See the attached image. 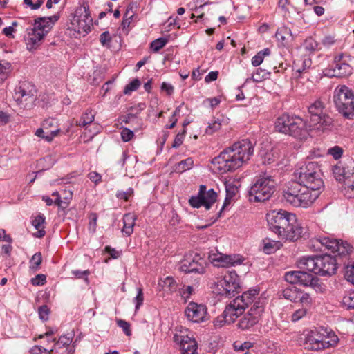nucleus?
I'll return each instance as SVG.
<instances>
[{
    "label": "nucleus",
    "instance_id": "1",
    "mask_svg": "<svg viewBox=\"0 0 354 354\" xmlns=\"http://www.w3.org/2000/svg\"><path fill=\"white\" fill-rule=\"evenodd\" d=\"M267 225L271 232L282 239L295 241L309 237L308 229L297 221L296 215L281 209L267 212Z\"/></svg>",
    "mask_w": 354,
    "mask_h": 354
},
{
    "label": "nucleus",
    "instance_id": "2",
    "mask_svg": "<svg viewBox=\"0 0 354 354\" xmlns=\"http://www.w3.org/2000/svg\"><path fill=\"white\" fill-rule=\"evenodd\" d=\"M253 151L252 142L248 139H243L224 149L218 156L212 159L211 163L216 167L221 174L232 171L239 168L243 162L248 160L253 154Z\"/></svg>",
    "mask_w": 354,
    "mask_h": 354
},
{
    "label": "nucleus",
    "instance_id": "3",
    "mask_svg": "<svg viewBox=\"0 0 354 354\" xmlns=\"http://www.w3.org/2000/svg\"><path fill=\"white\" fill-rule=\"evenodd\" d=\"M303 345L306 349L323 350L337 344L339 339L332 331L324 327L306 329L302 333Z\"/></svg>",
    "mask_w": 354,
    "mask_h": 354
},
{
    "label": "nucleus",
    "instance_id": "4",
    "mask_svg": "<svg viewBox=\"0 0 354 354\" xmlns=\"http://www.w3.org/2000/svg\"><path fill=\"white\" fill-rule=\"evenodd\" d=\"M283 197L292 206L305 208L315 201L318 193H312L299 182H294L283 192Z\"/></svg>",
    "mask_w": 354,
    "mask_h": 354
},
{
    "label": "nucleus",
    "instance_id": "5",
    "mask_svg": "<svg viewBox=\"0 0 354 354\" xmlns=\"http://www.w3.org/2000/svg\"><path fill=\"white\" fill-rule=\"evenodd\" d=\"M295 176L304 187H306L310 192H317L324 187V182L320 176V170L315 162L308 163L304 168L295 173Z\"/></svg>",
    "mask_w": 354,
    "mask_h": 354
},
{
    "label": "nucleus",
    "instance_id": "6",
    "mask_svg": "<svg viewBox=\"0 0 354 354\" xmlns=\"http://www.w3.org/2000/svg\"><path fill=\"white\" fill-rule=\"evenodd\" d=\"M332 171L335 179L343 183L345 196L354 198V161L339 162Z\"/></svg>",
    "mask_w": 354,
    "mask_h": 354
},
{
    "label": "nucleus",
    "instance_id": "7",
    "mask_svg": "<svg viewBox=\"0 0 354 354\" xmlns=\"http://www.w3.org/2000/svg\"><path fill=\"white\" fill-rule=\"evenodd\" d=\"M333 101L338 111L347 118L354 116V93L343 85L334 91Z\"/></svg>",
    "mask_w": 354,
    "mask_h": 354
},
{
    "label": "nucleus",
    "instance_id": "8",
    "mask_svg": "<svg viewBox=\"0 0 354 354\" xmlns=\"http://www.w3.org/2000/svg\"><path fill=\"white\" fill-rule=\"evenodd\" d=\"M310 126L315 129H325L333 125V119L326 113L324 102L319 98L308 106Z\"/></svg>",
    "mask_w": 354,
    "mask_h": 354
},
{
    "label": "nucleus",
    "instance_id": "9",
    "mask_svg": "<svg viewBox=\"0 0 354 354\" xmlns=\"http://www.w3.org/2000/svg\"><path fill=\"white\" fill-rule=\"evenodd\" d=\"M218 294L225 297H232L240 292L239 278L235 271L227 272L216 283Z\"/></svg>",
    "mask_w": 354,
    "mask_h": 354
},
{
    "label": "nucleus",
    "instance_id": "10",
    "mask_svg": "<svg viewBox=\"0 0 354 354\" xmlns=\"http://www.w3.org/2000/svg\"><path fill=\"white\" fill-rule=\"evenodd\" d=\"M218 194L214 189L207 190L205 185H201L196 196H192L189 199V205L194 208H199L204 206L205 209L209 210L217 200Z\"/></svg>",
    "mask_w": 354,
    "mask_h": 354
},
{
    "label": "nucleus",
    "instance_id": "11",
    "mask_svg": "<svg viewBox=\"0 0 354 354\" xmlns=\"http://www.w3.org/2000/svg\"><path fill=\"white\" fill-rule=\"evenodd\" d=\"M206 260L199 254H190L181 261L180 270L186 274H203L205 272Z\"/></svg>",
    "mask_w": 354,
    "mask_h": 354
},
{
    "label": "nucleus",
    "instance_id": "12",
    "mask_svg": "<svg viewBox=\"0 0 354 354\" xmlns=\"http://www.w3.org/2000/svg\"><path fill=\"white\" fill-rule=\"evenodd\" d=\"M285 280L291 283H298L303 286H310L314 289H320L317 277L305 271H291L285 274Z\"/></svg>",
    "mask_w": 354,
    "mask_h": 354
},
{
    "label": "nucleus",
    "instance_id": "13",
    "mask_svg": "<svg viewBox=\"0 0 354 354\" xmlns=\"http://www.w3.org/2000/svg\"><path fill=\"white\" fill-rule=\"evenodd\" d=\"M264 313V305L260 301L255 302L250 310L238 322V328L248 330L257 324Z\"/></svg>",
    "mask_w": 354,
    "mask_h": 354
},
{
    "label": "nucleus",
    "instance_id": "14",
    "mask_svg": "<svg viewBox=\"0 0 354 354\" xmlns=\"http://www.w3.org/2000/svg\"><path fill=\"white\" fill-rule=\"evenodd\" d=\"M250 202L263 203L266 201V173L254 178L253 184L248 191Z\"/></svg>",
    "mask_w": 354,
    "mask_h": 354
},
{
    "label": "nucleus",
    "instance_id": "15",
    "mask_svg": "<svg viewBox=\"0 0 354 354\" xmlns=\"http://www.w3.org/2000/svg\"><path fill=\"white\" fill-rule=\"evenodd\" d=\"M324 251L337 252L339 256L348 254L352 251V246L346 241L330 237H322Z\"/></svg>",
    "mask_w": 354,
    "mask_h": 354
},
{
    "label": "nucleus",
    "instance_id": "16",
    "mask_svg": "<svg viewBox=\"0 0 354 354\" xmlns=\"http://www.w3.org/2000/svg\"><path fill=\"white\" fill-rule=\"evenodd\" d=\"M343 54H339L334 58V62L331 68L324 71L325 75L328 77H343L352 73L351 66L343 60Z\"/></svg>",
    "mask_w": 354,
    "mask_h": 354
},
{
    "label": "nucleus",
    "instance_id": "17",
    "mask_svg": "<svg viewBox=\"0 0 354 354\" xmlns=\"http://www.w3.org/2000/svg\"><path fill=\"white\" fill-rule=\"evenodd\" d=\"M209 258L212 263H217L216 266L221 267L241 265L244 261V259L239 254H210Z\"/></svg>",
    "mask_w": 354,
    "mask_h": 354
},
{
    "label": "nucleus",
    "instance_id": "18",
    "mask_svg": "<svg viewBox=\"0 0 354 354\" xmlns=\"http://www.w3.org/2000/svg\"><path fill=\"white\" fill-rule=\"evenodd\" d=\"M290 130L288 134L297 139H306L309 133L310 127L307 122L300 117H293L292 123L289 124Z\"/></svg>",
    "mask_w": 354,
    "mask_h": 354
},
{
    "label": "nucleus",
    "instance_id": "19",
    "mask_svg": "<svg viewBox=\"0 0 354 354\" xmlns=\"http://www.w3.org/2000/svg\"><path fill=\"white\" fill-rule=\"evenodd\" d=\"M318 271L317 274L322 276L332 275L337 270V259L330 255L318 256Z\"/></svg>",
    "mask_w": 354,
    "mask_h": 354
},
{
    "label": "nucleus",
    "instance_id": "20",
    "mask_svg": "<svg viewBox=\"0 0 354 354\" xmlns=\"http://www.w3.org/2000/svg\"><path fill=\"white\" fill-rule=\"evenodd\" d=\"M187 318L195 323L204 322L207 319V308L205 305L190 302L185 310Z\"/></svg>",
    "mask_w": 354,
    "mask_h": 354
},
{
    "label": "nucleus",
    "instance_id": "21",
    "mask_svg": "<svg viewBox=\"0 0 354 354\" xmlns=\"http://www.w3.org/2000/svg\"><path fill=\"white\" fill-rule=\"evenodd\" d=\"M174 341L179 344L182 354H198L197 343L195 339L187 335L175 334Z\"/></svg>",
    "mask_w": 354,
    "mask_h": 354
},
{
    "label": "nucleus",
    "instance_id": "22",
    "mask_svg": "<svg viewBox=\"0 0 354 354\" xmlns=\"http://www.w3.org/2000/svg\"><path fill=\"white\" fill-rule=\"evenodd\" d=\"M35 93V86L28 82L20 83L19 87L15 88V95H19L17 100L19 101L21 98V102L24 100L32 103L36 100Z\"/></svg>",
    "mask_w": 354,
    "mask_h": 354
},
{
    "label": "nucleus",
    "instance_id": "23",
    "mask_svg": "<svg viewBox=\"0 0 354 354\" xmlns=\"http://www.w3.org/2000/svg\"><path fill=\"white\" fill-rule=\"evenodd\" d=\"M243 313V308L239 304V300L234 299L225 307L223 313L224 314L223 320L227 322V324H230L233 323Z\"/></svg>",
    "mask_w": 354,
    "mask_h": 354
},
{
    "label": "nucleus",
    "instance_id": "24",
    "mask_svg": "<svg viewBox=\"0 0 354 354\" xmlns=\"http://www.w3.org/2000/svg\"><path fill=\"white\" fill-rule=\"evenodd\" d=\"M44 37L43 32L40 33L34 31V29L32 28L25 38L27 49L29 51L37 49L41 45Z\"/></svg>",
    "mask_w": 354,
    "mask_h": 354
},
{
    "label": "nucleus",
    "instance_id": "25",
    "mask_svg": "<svg viewBox=\"0 0 354 354\" xmlns=\"http://www.w3.org/2000/svg\"><path fill=\"white\" fill-rule=\"evenodd\" d=\"M318 257H304L297 262L298 267L304 270L317 274L318 271Z\"/></svg>",
    "mask_w": 354,
    "mask_h": 354
},
{
    "label": "nucleus",
    "instance_id": "26",
    "mask_svg": "<svg viewBox=\"0 0 354 354\" xmlns=\"http://www.w3.org/2000/svg\"><path fill=\"white\" fill-rule=\"evenodd\" d=\"M52 27L53 24L51 19L43 17L35 19L34 27L32 29H34V31L39 32L40 33L43 32L44 35L46 36L47 33L49 32Z\"/></svg>",
    "mask_w": 354,
    "mask_h": 354
},
{
    "label": "nucleus",
    "instance_id": "27",
    "mask_svg": "<svg viewBox=\"0 0 354 354\" xmlns=\"http://www.w3.org/2000/svg\"><path fill=\"white\" fill-rule=\"evenodd\" d=\"M293 117H290L288 115H282L279 117L274 122V127L277 131L285 134H288V131L290 130L289 124L292 123Z\"/></svg>",
    "mask_w": 354,
    "mask_h": 354
},
{
    "label": "nucleus",
    "instance_id": "28",
    "mask_svg": "<svg viewBox=\"0 0 354 354\" xmlns=\"http://www.w3.org/2000/svg\"><path fill=\"white\" fill-rule=\"evenodd\" d=\"M258 294V291L255 289L250 290L242 294L241 296L237 297L235 299L239 300V304L243 310L248 306L250 304L254 301L255 296Z\"/></svg>",
    "mask_w": 354,
    "mask_h": 354
},
{
    "label": "nucleus",
    "instance_id": "29",
    "mask_svg": "<svg viewBox=\"0 0 354 354\" xmlns=\"http://www.w3.org/2000/svg\"><path fill=\"white\" fill-rule=\"evenodd\" d=\"M136 218L134 214L131 213L125 214L123 217V228L122 232L127 236H130L133 232V227L135 225V221Z\"/></svg>",
    "mask_w": 354,
    "mask_h": 354
},
{
    "label": "nucleus",
    "instance_id": "30",
    "mask_svg": "<svg viewBox=\"0 0 354 354\" xmlns=\"http://www.w3.org/2000/svg\"><path fill=\"white\" fill-rule=\"evenodd\" d=\"M301 48L306 54H311L321 49L319 43L312 37H309L304 41Z\"/></svg>",
    "mask_w": 354,
    "mask_h": 354
},
{
    "label": "nucleus",
    "instance_id": "31",
    "mask_svg": "<svg viewBox=\"0 0 354 354\" xmlns=\"http://www.w3.org/2000/svg\"><path fill=\"white\" fill-rule=\"evenodd\" d=\"M291 30L286 27L280 28L275 33V37L282 46H285L291 39Z\"/></svg>",
    "mask_w": 354,
    "mask_h": 354
},
{
    "label": "nucleus",
    "instance_id": "32",
    "mask_svg": "<svg viewBox=\"0 0 354 354\" xmlns=\"http://www.w3.org/2000/svg\"><path fill=\"white\" fill-rule=\"evenodd\" d=\"M45 223V217L43 215H38L32 221V225L37 230L35 236L38 238H42L45 236L46 232L44 230V224Z\"/></svg>",
    "mask_w": 354,
    "mask_h": 354
},
{
    "label": "nucleus",
    "instance_id": "33",
    "mask_svg": "<svg viewBox=\"0 0 354 354\" xmlns=\"http://www.w3.org/2000/svg\"><path fill=\"white\" fill-rule=\"evenodd\" d=\"M45 129L43 128H39L36 132L35 135L38 137H41L44 138L46 141L50 142L55 136L58 135L60 131L59 129H55L52 131H44Z\"/></svg>",
    "mask_w": 354,
    "mask_h": 354
},
{
    "label": "nucleus",
    "instance_id": "34",
    "mask_svg": "<svg viewBox=\"0 0 354 354\" xmlns=\"http://www.w3.org/2000/svg\"><path fill=\"white\" fill-rule=\"evenodd\" d=\"M299 289L296 287L291 286L285 288L282 292V295L284 299L292 302H297L298 294Z\"/></svg>",
    "mask_w": 354,
    "mask_h": 354
},
{
    "label": "nucleus",
    "instance_id": "35",
    "mask_svg": "<svg viewBox=\"0 0 354 354\" xmlns=\"http://www.w3.org/2000/svg\"><path fill=\"white\" fill-rule=\"evenodd\" d=\"M95 118V115L93 113L91 109H87L82 115L79 121H77V126L86 127L93 122Z\"/></svg>",
    "mask_w": 354,
    "mask_h": 354
},
{
    "label": "nucleus",
    "instance_id": "36",
    "mask_svg": "<svg viewBox=\"0 0 354 354\" xmlns=\"http://www.w3.org/2000/svg\"><path fill=\"white\" fill-rule=\"evenodd\" d=\"M193 165L194 160L192 158H187L178 163V165L176 166L175 171L178 173H183L187 170L190 169Z\"/></svg>",
    "mask_w": 354,
    "mask_h": 354
},
{
    "label": "nucleus",
    "instance_id": "37",
    "mask_svg": "<svg viewBox=\"0 0 354 354\" xmlns=\"http://www.w3.org/2000/svg\"><path fill=\"white\" fill-rule=\"evenodd\" d=\"M298 301L302 304L304 307L307 308L311 306L313 304V298L310 294L299 290L297 297V302Z\"/></svg>",
    "mask_w": 354,
    "mask_h": 354
},
{
    "label": "nucleus",
    "instance_id": "38",
    "mask_svg": "<svg viewBox=\"0 0 354 354\" xmlns=\"http://www.w3.org/2000/svg\"><path fill=\"white\" fill-rule=\"evenodd\" d=\"M12 66L8 62H0V84H2L8 77L11 72Z\"/></svg>",
    "mask_w": 354,
    "mask_h": 354
},
{
    "label": "nucleus",
    "instance_id": "39",
    "mask_svg": "<svg viewBox=\"0 0 354 354\" xmlns=\"http://www.w3.org/2000/svg\"><path fill=\"white\" fill-rule=\"evenodd\" d=\"M226 195L234 198L239 192V187L236 185L235 181H226L225 183Z\"/></svg>",
    "mask_w": 354,
    "mask_h": 354
},
{
    "label": "nucleus",
    "instance_id": "40",
    "mask_svg": "<svg viewBox=\"0 0 354 354\" xmlns=\"http://www.w3.org/2000/svg\"><path fill=\"white\" fill-rule=\"evenodd\" d=\"M168 43V39L165 37H160L153 40L150 45L151 50L157 53L162 48Z\"/></svg>",
    "mask_w": 354,
    "mask_h": 354
},
{
    "label": "nucleus",
    "instance_id": "41",
    "mask_svg": "<svg viewBox=\"0 0 354 354\" xmlns=\"http://www.w3.org/2000/svg\"><path fill=\"white\" fill-rule=\"evenodd\" d=\"M308 247L314 251L324 252L322 237L312 239L308 243Z\"/></svg>",
    "mask_w": 354,
    "mask_h": 354
},
{
    "label": "nucleus",
    "instance_id": "42",
    "mask_svg": "<svg viewBox=\"0 0 354 354\" xmlns=\"http://www.w3.org/2000/svg\"><path fill=\"white\" fill-rule=\"evenodd\" d=\"M42 261V256L41 252L35 253L30 261V269L32 271H37L39 270V266Z\"/></svg>",
    "mask_w": 354,
    "mask_h": 354
},
{
    "label": "nucleus",
    "instance_id": "43",
    "mask_svg": "<svg viewBox=\"0 0 354 354\" xmlns=\"http://www.w3.org/2000/svg\"><path fill=\"white\" fill-rule=\"evenodd\" d=\"M223 120H221L220 118H214V120L209 123V125L205 129V133L207 134H212L214 132L217 131L221 129V122Z\"/></svg>",
    "mask_w": 354,
    "mask_h": 354
},
{
    "label": "nucleus",
    "instance_id": "44",
    "mask_svg": "<svg viewBox=\"0 0 354 354\" xmlns=\"http://www.w3.org/2000/svg\"><path fill=\"white\" fill-rule=\"evenodd\" d=\"M71 198L72 192H70L68 196L64 197L63 199H62L61 197L56 198L54 201V203L57 205L59 209L64 210L68 207Z\"/></svg>",
    "mask_w": 354,
    "mask_h": 354
},
{
    "label": "nucleus",
    "instance_id": "45",
    "mask_svg": "<svg viewBox=\"0 0 354 354\" xmlns=\"http://www.w3.org/2000/svg\"><path fill=\"white\" fill-rule=\"evenodd\" d=\"M308 312V309L306 307H302L299 309L296 310L292 313L290 316V320L292 322H297L299 321L301 319L304 317Z\"/></svg>",
    "mask_w": 354,
    "mask_h": 354
},
{
    "label": "nucleus",
    "instance_id": "46",
    "mask_svg": "<svg viewBox=\"0 0 354 354\" xmlns=\"http://www.w3.org/2000/svg\"><path fill=\"white\" fill-rule=\"evenodd\" d=\"M345 278L346 279L354 284V261L348 263L345 267Z\"/></svg>",
    "mask_w": 354,
    "mask_h": 354
},
{
    "label": "nucleus",
    "instance_id": "47",
    "mask_svg": "<svg viewBox=\"0 0 354 354\" xmlns=\"http://www.w3.org/2000/svg\"><path fill=\"white\" fill-rule=\"evenodd\" d=\"M140 85V82L138 79H134L129 84H128L124 90V94H129L131 92L136 91Z\"/></svg>",
    "mask_w": 354,
    "mask_h": 354
},
{
    "label": "nucleus",
    "instance_id": "48",
    "mask_svg": "<svg viewBox=\"0 0 354 354\" xmlns=\"http://www.w3.org/2000/svg\"><path fill=\"white\" fill-rule=\"evenodd\" d=\"M252 78L255 82H263L266 78V71L261 68H257L256 71L253 73Z\"/></svg>",
    "mask_w": 354,
    "mask_h": 354
},
{
    "label": "nucleus",
    "instance_id": "49",
    "mask_svg": "<svg viewBox=\"0 0 354 354\" xmlns=\"http://www.w3.org/2000/svg\"><path fill=\"white\" fill-rule=\"evenodd\" d=\"M137 295L134 298L133 301L136 304L135 310L136 311L138 310L140 307L142 305L144 301V295L143 291L141 288H137Z\"/></svg>",
    "mask_w": 354,
    "mask_h": 354
},
{
    "label": "nucleus",
    "instance_id": "50",
    "mask_svg": "<svg viewBox=\"0 0 354 354\" xmlns=\"http://www.w3.org/2000/svg\"><path fill=\"white\" fill-rule=\"evenodd\" d=\"M282 244L279 241H269L267 242V254L274 252L281 247Z\"/></svg>",
    "mask_w": 354,
    "mask_h": 354
},
{
    "label": "nucleus",
    "instance_id": "51",
    "mask_svg": "<svg viewBox=\"0 0 354 354\" xmlns=\"http://www.w3.org/2000/svg\"><path fill=\"white\" fill-rule=\"evenodd\" d=\"M266 56V49H263L259 52L255 56H254L252 59V64L254 66H259L264 59V57Z\"/></svg>",
    "mask_w": 354,
    "mask_h": 354
},
{
    "label": "nucleus",
    "instance_id": "52",
    "mask_svg": "<svg viewBox=\"0 0 354 354\" xmlns=\"http://www.w3.org/2000/svg\"><path fill=\"white\" fill-rule=\"evenodd\" d=\"M38 313L39 318L45 322L48 319L50 309L47 305H42L38 309Z\"/></svg>",
    "mask_w": 354,
    "mask_h": 354
},
{
    "label": "nucleus",
    "instance_id": "53",
    "mask_svg": "<svg viewBox=\"0 0 354 354\" xmlns=\"http://www.w3.org/2000/svg\"><path fill=\"white\" fill-rule=\"evenodd\" d=\"M337 42L334 36L326 35L323 37L321 41V44L326 48H330L334 46Z\"/></svg>",
    "mask_w": 354,
    "mask_h": 354
},
{
    "label": "nucleus",
    "instance_id": "54",
    "mask_svg": "<svg viewBox=\"0 0 354 354\" xmlns=\"http://www.w3.org/2000/svg\"><path fill=\"white\" fill-rule=\"evenodd\" d=\"M343 303L348 308L354 309V291L350 292L344 297Z\"/></svg>",
    "mask_w": 354,
    "mask_h": 354
},
{
    "label": "nucleus",
    "instance_id": "55",
    "mask_svg": "<svg viewBox=\"0 0 354 354\" xmlns=\"http://www.w3.org/2000/svg\"><path fill=\"white\" fill-rule=\"evenodd\" d=\"M137 113L138 112H136V113H128L127 115L121 117L120 120L122 122H124L125 124H130L131 122L138 123L140 120L136 115Z\"/></svg>",
    "mask_w": 354,
    "mask_h": 354
},
{
    "label": "nucleus",
    "instance_id": "56",
    "mask_svg": "<svg viewBox=\"0 0 354 354\" xmlns=\"http://www.w3.org/2000/svg\"><path fill=\"white\" fill-rule=\"evenodd\" d=\"M276 185L277 183L272 179L267 176V200L276 191Z\"/></svg>",
    "mask_w": 354,
    "mask_h": 354
},
{
    "label": "nucleus",
    "instance_id": "57",
    "mask_svg": "<svg viewBox=\"0 0 354 354\" xmlns=\"http://www.w3.org/2000/svg\"><path fill=\"white\" fill-rule=\"evenodd\" d=\"M133 194V189L132 188H129L127 191H118L116 193V197L120 200H124L127 201L129 198Z\"/></svg>",
    "mask_w": 354,
    "mask_h": 354
},
{
    "label": "nucleus",
    "instance_id": "58",
    "mask_svg": "<svg viewBox=\"0 0 354 354\" xmlns=\"http://www.w3.org/2000/svg\"><path fill=\"white\" fill-rule=\"evenodd\" d=\"M328 153L331 155L335 160H337L342 156L343 149L339 146H335L328 150Z\"/></svg>",
    "mask_w": 354,
    "mask_h": 354
},
{
    "label": "nucleus",
    "instance_id": "59",
    "mask_svg": "<svg viewBox=\"0 0 354 354\" xmlns=\"http://www.w3.org/2000/svg\"><path fill=\"white\" fill-rule=\"evenodd\" d=\"M53 351V348L48 351L41 346H34L32 348L30 349V353L31 354H50Z\"/></svg>",
    "mask_w": 354,
    "mask_h": 354
},
{
    "label": "nucleus",
    "instance_id": "60",
    "mask_svg": "<svg viewBox=\"0 0 354 354\" xmlns=\"http://www.w3.org/2000/svg\"><path fill=\"white\" fill-rule=\"evenodd\" d=\"M252 346V344L249 342H245L242 343L236 341L234 343V348L235 351H245V350H248L250 348H251Z\"/></svg>",
    "mask_w": 354,
    "mask_h": 354
},
{
    "label": "nucleus",
    "instance_id": "61",
    "mask_svg": "<svg viewBox=\"0 0 354 354\" xmlns=\"http://www.w3.org/2000/svg\"><path fill=\"white\" fill-rule=\"evenodd\" d=\"M185 133H186V130L184 129L182 131V132L178 133L176 136V137L174 138V142L172 144V147L178 148V147H180L183 144V140H184V138H185Z\"/></svg>",
    "mask_w": 354,
    "mask_h": 354
},
{
    "label": "nucleus",
    "instance_id": "62",
    "mask_svg": "<svg viewBox=\"0 0 354 354\" xmlns=\"http://www.w3.org/2000/svg\"><path fill=\"white\" fill-rule=\"evenodd\" d=\"M117 324L122 329L126 335L130 336L131 335L130 324L127 322L123 319H118L117 321Z\"/></svg>",
    "mask_w": 354,
    "mask_h": 354
},
{
    "label": "nucleus",
    "instance_id": "63",
    "mask_svg": "<svg viewBox=\"0 0 354 354\" xmlns=\"http://www.w3.org/2000/svg\"><path fill=\"white\" fill-rule=\"evenodd\" d=\"M46 282V275L43 274H39L35 277L32 278L31 283L33 286H42Z\"/></svg>",
    "mask_w": 354,
    "mask_h": 354
},
{
    "label": "nucleus",
    "instance_id": "64",
    "mask_svg": "<svg viewBox=\"0 0 354 354\" xmlns=\"http://www.w3.org/2000/svg\"><path fill=\"white\" fill-rule=\"evenodd\" d=\"M176 281L171 277H167L163 281L160 283V285L162 287H168L170 290H173L174 286L175 285Z\"/></svg>",
    "mask_w": 354,
    "mask_h": 354
}]
</instances>
